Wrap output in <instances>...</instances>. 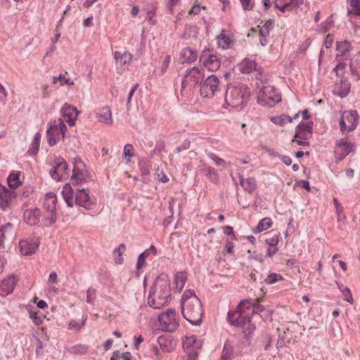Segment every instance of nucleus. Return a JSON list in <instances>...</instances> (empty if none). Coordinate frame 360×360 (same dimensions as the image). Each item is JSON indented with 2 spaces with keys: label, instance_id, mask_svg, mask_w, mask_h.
<instances>
[{
  "label": "nucleus",
  "instance_id": "obj_7",
  "mask_svg": "<svg viewBox=\"0 0 360 360\" xmlns=\"http://www.w3.org/2000/svg\"><path fill=\"white\" fill-rule=\"evenodd\" d=\"M179 325L176 312L173 309H167L158 316L156 326L161 330L174 332L179 327Z\"/></svg>",
  "mask_w": 360,
  "mask_h": 360
},
{
  "label": "nucleus",
  "instance_id": "obj_36",
  "mask_svg": "<svg viewBox=\"0 0 360 360\" xmlns=\"http://www.w3.org/2000/svg\"><path fill=\"white\" fill-rule=\"evenodd\" d=\"M272 224L273 222L271 218L264 217L259 221L255 229H254V233H257L263 231L267 230L272 226Z\"/></svg>",
  "mask_w": 360,
  "mask_h": 360
},
{
  "label": "nucleus",
  "instance_id": "obj_15",
  "mask_svg": "<svg viewBox=\"0 0 360 360\" xmlns=\"http://www.w3.org/2000/svg\"><path fill=\"white\" fill-rule=\"evenodd\" d=\"M79 111L68 103L63 104L60 110V115L62 117L64 122H67L70 127H73L76 124L77 117Z\"/></svg>",
  "mask_w": 360,
  "mask_h": 360
},
{
  "label": "nucleus",
  "instance_id": "obj_8",
  "mask_svg": "<svg viewBox=\"0 0 360 360\" xmlns=\"http://www.w3.org/2000/svg\"><path fill=\"white\" fill-rule=\"evenodd\" d=\"M281 100V96L274 86L269 84L262 86L257 94V101L264 106L272 107Z\"/></svg>",
  "mask_w": 360,
  "mask_h": 360
},
{
  "label": "nucleus",
  "instance_id": "obj_20",
  "mask_svg": "<svg viewBox=\"0 0 360 360\" xmlns=\"http://www.w3.org/2000/svg\"><path fill=\"white\" fill-rule=\"evenodd\" d=\"M96 117L99 122L107 125H112L113 123L111 109L108 106L98 108L96 112Z\"/></svg>",
  "mask_w": 360,
  "mask_h": 360
},
{
  "label": "nucleus",
  "instance_id": "obj_14",
  "mask_svg": "<svg viewBox=\"0 0 360 360\" xmlns=\"http://www.w3.org/2000/svg\"><path fill=\"white\" fill-rule=\"evenodd\" d=\"M355 145L348 138L340 139L335 142L334 153L335 158L342 160L349 153L354 150Z\"/></svg>",
  "mask_w": 360,
  "mask_h": 360
},
{
  "label": "nucleus",
  "instance_id": "obj_25",
  "mask_svg": "<svg viewBox=\"0 0 360 360\" xmlns=\"http://www.w3.org/2000/svg\"><path fill=\"white\" fill-rule=\"evenodd\" d=\"M299 114L297 113L294 117H290L285 114H281L276 116H271L269 117L270 121L275 125L278 127H284L285 124L291 123L294 119L298 117Z\"/></svg>",
  "mask_w": 360,
  "mask_h": 360
},
{
  "label": "nucleus",
  "instance_id": "obj_6",
  "mask_svg": "<svg viewBox=\"0 0 360 360\" xmlns=\"http://www.w3.org/2000/svg\"><path fill=\"white\" fill-rule=\"evenodd\" d=\"M67 130L66 124L62 118L50 121L46 131L49 145L54 146L60 139H63Z\"/></svg>",
  "mask_w": 360,
  "mask_h": 360
},
{
  "label": "nucleus",
  "instance_id": "obj_62",
  "mask_svg": "<svg viewBox=\"0 0 360 360\" xmlns=\"http://www.w3.org/2000/svg\"><path fill=\"white\" fill-rule=\"evenodd\" d=\"M307 139H300L298 137H296V135L294 136L292 140V143L294 144H297V146H305V145H307Z\"/></svg>",
  "mask_w": 360,
  "mask_h": 360
},
{
  "label": "nucleus",
  "instance_id": "obj_17",
  "mask_svg": "<svg viewBox=\"0 0 360 360\" xmlns=\"http://www.w3.org/2000/svg\"><path fill=\"white\" fill-rule=\"evenodd\" d=\"M40 241L37 238H29L19 242L20 251L23 255H31L38 250Z\"/></svg>",
  "mask_w": 360,
  "mask_h": 360
},
{
  "label": "nucleus",
  "instance_id": "obj_51",
  "mask_svg": "<svg viewBox=\"0 0 360 360\" xmlns=\"http://www.w3.org/2000/svg\"><path fill=\"white\" fill-rule=\"evenodd\" d=\"M110 360H131V354L125 352L120 354L119 351H115L113 352Z\"/></svg>",
  "mask_w": 360,
  "mask_h": 360
},
{
  "label": "nucleus",
  "instance_id": "obj_57",
  "mask_svg": "<svg viewBox=\"0 0 360 360\" xmlns=\"http://www.w3.org/2000/svg\"><path fill=\"white\" fill-rule=\"evenodd\" d=\"M40 139H41V134L38 132L35 134L34 139L32 141V148H31V150H33L32 153H35L38 150L39 147Z\"/></svg>",
  "mask_w": 360,
  "mask_h": 360
},
{
  "label": "nucleus",
  "instance_id": "obj_13",
  "mask_svg": "<svg viewBox=\"0 0 360 360\" xmlns=\"http://www.w3.org/2000/svg\"><path fill=\"white\" fill-rule=\"evenodd\" d=\"M201 347L202 342L195 335L186 336L183 340V348L187 352L189 360H196Z\"/></svg>",
  "mask_w": 360,
  "mask_h": 360
},
{
  "label": "nucleus",
  "instance_id": "obj_63",
  "mask_svg": "<svg viewBox=\"0 0 360 360\" xmlns=\"http://www.w3.org/2000/svg\"><path fill=\"white\" fill-rule=\"evenodd\" d=\"M224 233L226 235L231 236L232 239H236L235 234L233 233V228L230 226H226L224 227Z\"/></svg>",
  "mask_w": 360,
  "mask_h": 360
},
{
  "label": "nucleus",
  "instance_id": "obj_55",
  "mask_svg": "<svg viewBox=\"0 0 360 360\" xmlns=\"http://www.w3.org/2000/svg\"><path fill=\"white\" fill-rule=\"evenodd\" d=\"M96 297V291L95 289L89 288L86 291V302L93 304Z\"/></svg>",
  "mask_w": 360,
  "mask_h": 360
},
{
  "label": "nucleus",
  "instance_id": "obj_59",
  "mask_svg": "<svg viewBox=\"0 0 360 360\" xmlns=\"http://www.w3.org/2000/svg\"><path fill=\"white\" fill-rule=\"evenodd\" d=\"M243 8L245 11H251L254 8L255 2L253 0H239Z\"/></svg>",
  "mask_w": 360,
  "mask_h": 360
},
{
  "label": "nucleus",
  "instance_id": "obj_32",
  "mask_svg": "<svg viewBox=\"0 0 360 360\" xmlns=\"http://www.w3.org/2000/svg\"><path fill=\"white\" fill-rule=\"evenodd\" d=\"M175 288L174 290L179 292L184 287L187 281V274L185 271L176 272L174 278Z\"/></svg>",
  "mask_w": 360,
  "mask_h": 360
},
{
  "label": "nucleus",
  "instance_id": "obj_53",
  "mask_svg": "<svg viewBox=\"0 0 360 360\" xmlns=\"http://www.w3.org/2000/svg\"><path fill=\"white\" fill-rule=\"evenodd\" d=\"M209 158H210L215 163L217 166H221L225 167L226 162L224 160L217 156L216 154L210 153L208 155Z\"/></svg>",
  "mask_w": 360,
  "mask_h": 360
},
{
  "label": "nucleus",
  "instance_id": "obj_47",
  "mask_svg": "<svg viewBox=\"0 0 360 360\" xmlns=\"http://www.w3.org/2000/svg\"><path fill=\"white\" fill-rule=\"evenodd\" d=\"M351 44L348 41H338L336 49L341 55H345L347 51H349Z\"/></svg>",
  "mask_w": 360,
  "mask_h": 360
},
{
  "label": "nucleus",
  "instance_id": "obj_9",
  "mask_svg": "<svg viewBox=\"0 0 360 360\" xmlns=\"http://www.w3.org/2000/svg\"><path fill=\"white\" fill-rule=\"evenodd\" d=\"M57 196L53 192L47 193L44 198L43 205L48 212V216L43 219L46 226L53 224L57 219L56 215Z\"/></svg>",
  "mask_w": 360,
  "mask_h": 360
},
{
  "label": "nucleus",
  "instance_id": "obj_30",
  "mask_svg": "<svg viewBox=\"0 0 360 360\" xmlns=\"http://www.w3.org/2000/svg\"><path fill=\"white\" fill-rule=\"evenodd\" d=\"M15 287L13 278H8L0 283V295L6 296L12 292Z\"/></svg>",
  "mask_w": 360,
  "mask_h": 360
},
{
  "label": "nucleus",
  "instance_id": "obj_44",
  "mask_svg": "<svg viewBox=\"0 0 360 360\" xmlns=\"http://www.w3.org/2000/svg\"><path fill=\"white\" fill-rule=\"evenodd\" d=\"M333 204L335 207V212L337 214V219L338 221H340L345 219L346 218L345 214H344V208L338 200L335 198H333Z\"/></svg>",
  "mask_w": 360,
  "mask_h": 360
},
{
  "label": "nucleus",
  "instance_id": "obj_50",
  "mask_svg": "<svg viewBox=\"0 0 360 360\" xmlns=\"http://www.w3.org/2000/svg\"><path fill=\"white\" fill-rule=\"evenodd\" d=\"M148 256V251H144L139 256L136 263V269L138 271L146 266V259Z\"/></svg>",
  "mask_w": 360,
  "mask_h": 360
},
{
  "label": "nucleus",
  "instance_id": "obj_29",
  "mask_svg": "<svg viewBox=\"0 0 360 360\" xmlns=\"http://www.w3.org/2000/svg\"><path fill=\"white\" fill-rule=\"evenodd\" d=\"M114 55L115 58L120 64L122 68L124 70L129 66L133 58L132 54L127 51H125L123 53L119 51H115Z\"/></svg>",
  "mask_w": 360,
  "mask_h": 360
},
{
  "label": "nucleus",
  "instance_id": "obj_5",
  "mask_svg": "<svg viewBox=\"0 0 360 360\" xmlns=\"http://www.w3.org/2000/svg\"><path fill=\"white\" fill-rule=\"evenodd\" d=\"M205 78L203 70L194 66L188 68L181 82V91H193Z\"/></svg>",
  "mask_w": 360,
  "mask_h": 360
},
{
  "label": "nucleus",
  "instance_id": "obj_46",
  "mask_svg": "<svg viewBox=\"0 0 360 360\" xmlns=\"http://www.w3.org/2000/svg\"><path fill=\"white\" fill-rule=\"evenodd\" d=\"M70 352L72 354L83 355L87 353L88 347L85 345H77L72 347Z\"/></svg>",
  "mask_w": 360,
  "mask_h": 360
},
{
  "label": "nucleus",
  "instance_id": "obj_39",
  "mask_svg": "<svg viewBox=\"0 0 360 360\" xmlns=\"http://www.w3.org/2000/svg\"><path fill=\"white\" fill-rule=\"evenodd\" d=\"M8 184L12 189L17 188L20 185V173L12 172L7 179Z\"/></svg>",
  "mask_w": 360,
  "mask_h": 360
},
{
  "label": "nucleus",
  "instance_id": "obj_45",
  "mask_svg": "<svg viewBox=\"0 0 360 360\" xmlns=\"http://www.w3.org/2000/svg\"><path fill=\"white\" fill-rule=\"evenodd\" d=\"M86 321V316L83 319L82 322H79L76 320H71L68 324V329L72 330L77 333L79 332L84 326Z\"/></svg>",
  "mask_w": 360,
  "mask_h": 360
},
{
  "label": "nucleus",
  "instance_id": "obj_64",
  "mask_svg": "<svg viewBox=\"0 0 360 360\" xmlns=\"http://www.w3.org/2000/svg\"><path fill=\"white\" fill-rule=\"evenodd\" d=\"M266 241L269 245V246L276 247L278 243V236L276 235L271 238L266 240Z\"/></svg>",
  "mask_w": 360,
  "mask_h": 360
},
{
  "label": "nucleus",
  "instance_id": "obj_35",
  "mask_svg": "<svg viewBox=\"0 0 360 360\" xmlns=\"http://www.w3.org/2000/svg\"><path fill=\"white\" fill-rule=\"evenodd\" d=\"M199 171H202L205 173L206 176L211 179H215L217 174L216 170L208 165L203 160L200 161V165L198 166Z\"/></svg>",
  "mask_w": 360,
  "mask_h": 360
},
{
  "label": "nucleus",
  "instance_id": "obj_24",
  "mask_svg": "<svg viewBox=\"0 0 360 360\" xmlns=\"http://www.w3.org/2000/svg\"><path fill=\"white\" fill-rule=\"evenodd\" d=\"M312 132V126L311 123H300L297 125L295 130L296 137H298L300 139H308L311 137Z\"/></svg>",
  "mask_w": 360,
  "mask_h": 360
},
{
  "label": "nucleus",
  "instance_id": "obj_58",
  "mask_svg": "<svg viewBox=\"0 0 360 360\" xmlns=\"http://www.w3.org/2000/svg\"><path fill=\"white\" fill-rule=\"evenodd\" d=\"M201 9H205V6H200V4L198 3V1L196 0L195 2L194 3L193 6H192L191 10L189 11L188 15H197V14H198L200 12Z\"/></svg>",
  "mask_w": 360,
  "mask_h": 360
},
{
  "label": "nucleus",
  "instance_id": "obj_43",
  "mask_svg": "<svg viewBox=\"0 0 360 360\" xmlns=\"http://www.w3.org/2000/svg\"><path fill=\"white\" fill-rule=\"evenodd\" d=\"M198 34V28L196 26H186L184 33L183 34V38L186 39L196 38Z\"/></svg>",
  "mask_w": 360,
  "mask_h": 360
},
{
  "label": "nucleus",
  "instance_id": "obj_48",
  "mask_svg": "<svg viewBox=\"0 0 360 360\" xmlns=\"http://www.w3.org/2000/svg\"><path fill=\"white\" fill-rule=\"evenodd\" d=\"M283 280V277L278 274L271 273L267 276V277L264 279V282L268 285L274 284L278 281H281Z\"/></svg>",
  "mask_w": 360,
  "mask_h": 360
},
{
  "label": "nucleus",
  "instance_id": "obj_22",
  "mask_svg": "<svg viewBox=\"0 0 360 360\" xmlns=\"http://www.w3.org/2000/svg\"><path fill=\"white\" fill-rule=\"evenodd\" d=\"M239 68L241 72L245 74H248L252 72V71L256 72L262 76V70L259 67L257 68V65L254 60L250 58H245L239 65Z\"/></svg>",
  "mask_w": 360,
  "mask_h": 360
},
{
  "label": "nucleus",
  "instance_id": "obj_49",
  "mask_svg": "<svg viewBox=\"0 0 360 360\" xmlns=\"http://www.w3.org/2000/svg\"><path fill=\"white\" fill-rule=\"evenodd\" d=\"M233 355V349L231 345L226 342L222 351L221 360H229Z\"/></svg>",
  "mask_w": 360,
  "mask_h": 360
},
{
  "label": "nucleus",
  "instance_id": "obj_33",
  "mask_svg": "<svg viewBox=\"0 0 360 360\" xmlns=\"http://www.w3.org/2000/svg\"><path fill=\"white\" fill-rule=\"evenodd\" d=\"M350 69L352 76L356 80L360 79V53L355 55L351 60Z\"/></svg>",
  "mask_w": 360,
  "mask_h": 360
},
{
  "label": "nucleus",
  "instance_id": "obj_31",
  "mask_svg": "<svg viewBox=\"0 0 360 360\" xmlns=\"http://www.w3.org/2000/svg\"><path fill=\"white\" fill-rule=\"evenodd\" d=\"M62 195L68 206L72 207L74 205V191L70 184H66L62 190Z\"/></svg>",
  "mask_w": 360,
  "mask_h": 360
},
{
  "label": "nucleus",
  "instance_id": "obj_3",
  "mask_svg": "<svg viewBox=\"0 0 360 360\" xmlns=\"http://www.w3.org/2000/svg\"><path fill=\"white\" fill-rule=\"evenodd\" d=\"M170 281L168 275L161 274L155 279L148 296V304L160 309L169 303L170 300Z\"/></svg>",
  "mask_w": 360,
  "mask_h": 360
},
{
  "label": "nucleus",
  "instance_id": "obj_11",
  "mask_svg": "<svg viewBox=\"0 0 360 360\" xmlns=\"http://www.w3.org/2000/svg\"><path fill=\"white\" fill-rule=\"evenodd\" d=\"M219 79L214 75L207 77L203 83L200 84V94L203 97H212L219 91Z\"/></svg>",
  "mask_w": 360,
  "mask_h": 360
},
{
  "label": "nucleus",
  "instance_id": "obj_56",
  "mask_svg": "<svg viewBox=\"0 0 360 360\" xmlns=\"http://www.w3.org/2000/svg\"><path fill=\"white\" fill-rule=\"evenodd\" d=\"M30 317L36 325L39 326L41 324L43 317L42 315H40L38 311H30Z\"/></svg>",
  "mask_w": 360,
  "mask_h": 360
},
{
  "label": "nucleus",
  "instance_id": "obj_61",
  "mask_svg": "<svg viewBox=\"0 0 360 360\" xmlns=\"http://www.w3.org/2000/svg\"><path fill=\"white\" fill-rule=\"evenodd\" d=\"M58 283V275L56 271H52L50 273L48 278V284L53 285L57 284Z\"/></svg>",
  "mask_w": 360,
  "mask_h": 360
},
{
  "label": "nucleus",
  "instance_id": "obj_4",
  "mask_svg": "<svg viewBox=\"0 0 360 360\" xmlns=\"http://www.w3.org/2000/svg\"><path fill=\"white\" fill-rule=\"evenodd\" d=\"M250 96V91L245 87H229L226 93V102L232 108L241 109Z\"/></svg>",
  "mask_w": 360,
  "mask_h": 360
},
{
  "label": "nucleus",
  "instance_id": "obj_60",
  "mask_svg": "<svg viewBox=\"0 0 360 360\" xmlns=\"http://www.w3.org/2000/svg\"><path fill=\"white\" fill-rule=\"evenodd\" d=\"M343 298L345 301L352 304L354 300L352 298V292L349 288H343V292H342Z\"/></svg>",
  "mask_w": 360,
  "mask_h": 360
},
{
  "label": "nucleus",
  "instance_id": "obj_38",
  "mask_svg": "<svg viewBox=\"0 0 360 360\" xmlns=\"http://www.w3.org/2000/svg\"><path fill=\"white\" fill-rule=\"evenodd\" d=\"M157 342L160 346V348L163 353L171 352L173 349L172 344L170 341L167 340L164 337H159L157 340Z\"/></svg>",
  "mask_w": 360,
  "mask_h": 360
},
{
  "label": "nucleus",
  "instance_id": "obj_23",
  "mask_svg": "<svg viewBox=\"0 0 360 360\" xmlns=\"http://www.w3.org/2000/svg\"><path fill=\"white\" fill-rule=\"evenodd\" d=\"M179 58L181 63H194L198 58V52L193 49L186 47L180 52Z\"/></svg>",
  "mask_w": 360,
  "mask_h": 360
},
{
  "label": "nucleus",
  "instance_id": "obj_40",
  "mask_svg": "<svg viewBox=\"0 0 360 360\" xmlns=\"http://www.w3.org/2000/svg\"><path fill=\"white\" fill-rule=\"evenodd\" d=\"M240 185L249 193H252L256 189V181L252 178L241 179Z\"/></svg>",
  "mask_w": 360,
  "mask_h": 360
},
{
  "label": "nucleus",
  "instance_id": "obj_21",
  "mask_svg": "<svg viewBox=\"0 0 360 360\" xmlns=\"http://www.w3.org/2000/svg\"><path fill=\"white\" fill-rule=\"evenodd\" d=\"M275 6L282 13L290 11L298 7L301 4V0H275Z\"/></svg>",
  "mask_w": 360,
  "mask_h": 360
},
{
  "label": "nucleus",
  "instance_id": "obj_10",
  "mask_svg": "<svg viewBox=\"0 0 360 360\" xmlns=\"http://www.w3.org/2000/svg\"><path fill=\"white\" fill-rule=\"evenodd\" d=\"M358 114L356 110H345L342 112L340 127L342 133L353 131L357 127Z\"/></svg>",
  "mask_w": 360,
  "mask_h": 360
},
{
  "label": "nucleus",
  "instance_id": "obj_12",
  "mask_svg": "<svg viewBox=\"0 0 360 360\" xmlns=\"http://www.w3.org/2000/svg\"><path fill=\"white\" fill-rule=\"evenodd\" d=\"M200 63L202 67L210 72L217 71L221 66L219 57L210 50H204L202 52L200 56Z\"/></svg>",
  "mask_w": 360,
  "mask_h": 360
},
{
  "label": "nucleus",
  "instance_id": "obj_34",
  "mask_svg": "<svg viewBox=\"0 0 360 360\" xmlns=\"http://www.w3.org/2000/svg\"><path fill=\"white\" fill-rule=\"evenodd\" d=\"M217 44L219 47L226 49L231 47L233 44V39L231 37L222 31L221 34L217 37Z\"/></svg>",
  "mask_w": 360,
  "mask_h": 360
},
{
  "label": "nucleus",
  "instance_id": "obj_28",
  "mask_svg": "<svg viewBox=\"0 0 360 360\" xmlns=\"http://www.w3.org/2000/svg\"><path fill=\"white\" fill-rule=\"evenodd\" d=\"M350 90V84L347 80L341 79L339 82L336 83L333 92L335 94L341 98L346 96Z\"/></svg>",
  "mask_w": 360,
  "mask_h": 360
},
{
  "label": "nucleus",
  "instance_id": "obj_26",
  "mask_svg": "<svg viewBox=\"0 0 360 360\" xmlns=\"http://www.w3.org/2000/svg\"><path fill=\"white\" fill-rule=\"evenodd\" d=\"M41 216L40 210L34 208L27 210L24 213V220L30 225H35L39 221Z\"/></svg>",
  "mask_w": 360,
  "mask_h": 360
},
{
  "label": "nucleus",
  "instance_id": "obj_1",
  "mask_svg": "<svg viewBox=\"0 0 360 360\" xmlns=\"http://www.w3.org/2000/svg\"><path fill=\"white\" fill-rule=\"evenodd\" d=\"M257 302V300L241 301L236 311L228 313L229 323L243 328L246 335H251L255 329V325L251 322L252 315L262 312L264 309Z\"/></svg>",
  "mask_w": 360,
  "mask_h": 360
},
{
  "label": "nucleus",
  "instance_id": "obj_27",
  "mask_svg": "<svg viewBox=\"0 0 360 360\" xmlns=\"http://www.w3.org/2000/svg\"><path fill=\"white\" fill-rule=\"evenodd\" d=\"M14 198V193L5 187H0V207L5 210L8 207L11 200Z\"/></svg>",
  "mask_w": 360,
  "mask_h": 360
},
{
  "label": "nucleus",
  "instance_id": "obj_19",
  "mask_svg": "<svg viewBox=\"0 0 360 360\" xmlns=\"http://www.w3.org/2000/svg\"><path fill=\"white\" fill-rule=\"evenodd\" d=\"M75 202L80 207H84L86 210H91L94 205V202L91 199L89 193L85 189L79 190L75 195Z\"/></svg>",
  "mask_w": 360,
  "mask_h": 360
},
{
  "label": "nucleus",
  "instance_id": "obj_41",
  "mask_svg": "<svg viewBox=\"0 0 360 360\" xmlns=\"http://www.w3.org/2000/svg\"><path fill=\"white\" fill-rule=\"evenodd\" d=\"M68 75V72H66L65 74H60L58 77H53V84H57L58 82H60V84L61 86L68 85V86H72L74 85V82L70 79L67 78L66 75Z\"/></svg>",
  "mask_w": 360,
  "mask_h": 360
},
{
  "label": "nucleus",
  "instance_id": "obj_54",
  "mask_svg": "<svg viewBox=\"0 0 360 360\" xmlns=\"http://www.w3.org/2000/svg\"><path fill=\"white\" fill-rule=\"evenodd\" d=\"M163 352L161 351L159 345L157 343L153 346L152 357L156 360L162 359Z\"/></svg>",
  "mask_w": 360,
  "mask_h": 360
},
{
  "label": "nucleus",
  "instance_id": "obj_18",
  "mask_svg": "<svg viewBox=\"0 0 360 360\" xmlns=\"http://www.w3.org/2000/svg\"><path fill=\"white\" fill-rule=\"evenodd\" d=\"M89 179V175L85 168L84 164L82 161L75 162L73 169L72 179L77 184H82L86 182Z\"/></svg>",
  "mask_w": 360,
  "mask_h": 360
},
{
  "label": "nucleus",
  "instance_id": "obj_16",
  "mask_svg": "<svg viewBox=\"0 0 360 360\" xmlns=\"http://www.w3.org/2000/svg\"><path fill=\"white\" fill-rule=\"evenodd\" d=\"M50 174L57 181L66 179L69 176L67 162L63 159H57L53 169L50 171Z\"/></svg>",
  "mask_w": 360,
  "mask_h": 360
},
{
  "label": "nucleus",
  "instance_id": "obj_42",
  "mask_svg": "<svg viewBox=\"0 0 360 360\" xmlns=\"http://www.w3.org/2000/svg\"><path fill=\"white\" fill-rule=\"evenodd\" d=\"M134 155L135 150L134 146L130 143L126 144L123 149V156L126 160V163H129L131 162V158L134 157Z\"/></svg>",
  "mask_w": 360,
  "mask_h": 360
},
{
  "label": "nucleus",
  "instance_id": "obj_37",
  "mask_svg": "<svg viewBox=\"0 0 360 360\" xmlns=\"http://www.w3.org/2000/svg\"><path fill=\"white\" fill-rule=\"evenodd\" d=\"M126 251V246L124 244H120L117 248L113 251L115 262L117 264H122L124 262L123 255Z\"/></svg>",
  "mask_w": 360,
  "mask_h": 360
},
{
  "label": "nucleus",
  "instance_id": "obj_2",
  "mask_svg": "<svg viewBox=\"0 0 360 360\" xmlns=\"http://www.w3.org/2000/svg\"><path fill=\"white\" fill-rule=\"evenodd\" d=\"M181 307L182 316L188 321L196 326L201 323L203 314L202 306L194 290H187L184 292Z\"/></svg>",
  "mask_w": 360,
  "mask_h": 360
},
{
  "label": "nucleus",
  "instance_id": "obj_52",
  "mask_svg": "<svg viewBox=\"0 0 360 360\" xmlns=\"http://www.w3.org/2000/svg\"><path fill=\"white\" fill-rule=\"evenodd\" d=\"M350 6L352 10H349L348 13H354L357 15H360V0H350Z\"/></svg>",
  "mask_w": 360,
  "mask_h": 360
}]
</instances>
